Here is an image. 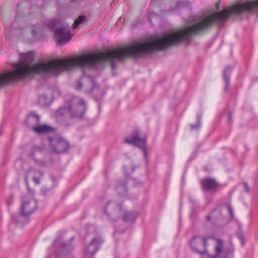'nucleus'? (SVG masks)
Masks as SVG:
<instances>
[{"label": "nucleus", "mask_w": 258, "mask_h": 258, "mask_svg": "<svg viewBox=\"0 0 258 258\" xmlns=\"http://www.w3.org/2000/svg\"><path fill=\"white\" fill-rule=\"evenodd\" d=\"M241 242H242V245H244V244L245 242H244V241L243 239H242V241H241Z\"/></svg>", "instance_id": "obj_31"}, {"label": "nucleus", "mask_w": 258, "mask_h": 258, "mask_svg": "<svg viewBox=\"0 0 258 258\" xmlns=\"http://www.w3.org/2000/svg\"><path fill=\"white\" fill-rule=\"evenodd\" d=\"M40 117L35 112H31L27 116L26 123L33 130L34 126H36L40 123Z\"/></svg>", "instance_id": "obj_18"}, {"label": "nucleus", "mask_w": 258, "mask_h": 258, "mask_svg": "<svg viewBox=\"0 0 258 258\" xmlns=\"http://www.w3.org/2000/svg\"><path fill=\"white\" fill-rule=\"evenodd\" d=\"M243 185H244V187H245V191L246 192H247V193H249L250 190H249V188L248 184L247 183L245 182V183H243Z\"/></svg>", "instance_id": "obj_27"}, {"label": "nucleus", "mask_w": 258, "mask_h": 258, "mask_svg": "<svg viewBox=\"0 0 258 258\" xmlns=\"http://www.w3.org/2000/svg\"><path fill=\"white\" fill-rule=\"evenodd\" d=\"M219 3H217V4H216V8H217V9H218L219 8Z\"/></svg>", "instance_id": "obj_30"}, {"label": "nucleus", "mask_w": 258, "mask_h": 258, "mask_svg": "<svg viewBox=\"0 0 258 258\" xmlns=\"http://www.w3.org/2000/svg\"><path fill=\"white\" fill-rule=\"evenodd\" d=\"M37 207V202L31 198L24 197L21 205L22 215L14 216L13 219L17 223L22 221L26 216L32 213Z\"/></svg>", "instance_id": "obj_5"}, {"label": "nucleus", "mask_w": 258, "mask_h": 258, "mask_svg": "<svg viewBox=\"0 0 258 258\" xmlns=\"http://www.w3.org/2000/svg\"><path fill=\"white\" fill-rule=\"evenodd\" d=\"M56 120L59 123L68 126L70 124V119L68 107H62L59 108L55 114Z\"/></svg>", "instance_id": "obj_11"}, {"label": "nucleus", "mask_w": 258, "mask_h": 258, "mask_svg": "<svg viewBox=\"0 0 258 258\" xmlns=\"http://www.w3.org/2000/svg\"><path fill=\"white\" fill-rule=\"evenodd\" d=\"M232 70L231 67H227L223 72V78L225 82V86L224 90L227 91L229 86V77L230 76V73Z\"/></svg>", "instance_id": "obj_20"}, {"label": "nucleus", "mask_w": 258, "mask_h": 258, "mask_svg": "<svg viewBox=\"0 0 258 258\" xmlns=\"http://www.w3.org/2000/svg\"><path fill=\"white\" fill-rule=\"evenodd\" d=\"M102 242V241L100 237L93 238L86 248V254L90 256L94 254L100 248Z\"/></svg>", "instance_id": "obj_15"}, {"label": "nucleus", "mask_w": 258, "mask_h": 258, "mask_svg": "<svg viewBox=\"0 0 258 258\" xmlns=\"http://www.w3.org/2000/svg\"><path fill=\"white\" fill-rule=\"evenodd\" d=\"M222 209L221 207H217L213 209L210 215L207 216V220H210L212 219L214 221H216L222 217Z\"/></svg>", "instance_id": "obj_19"}, {"label": "nucleus", "mask_w": 258, "mask_h": 258, "mask_svg": "<svg viewBox=\"0 0 258 258\" xmlns=\"http://www.w3.org/2000/svg\"><path fill=\"white\" fill-rule=\"evenodd\" d=\"M227 208L228 209L229 212V213L232 216L233 215V212H232V208L231 207L228 205L227 206H226Z\"/></svg>", "instance_id": "obj_28"}, {"label": "nucleus", "mask_w": 258, "mask_h": 258, "mask_svg": "<svg viewBox=\"0 0 258 258\" xmlns=\"http://www.w3.org/2000/svg\"><path fill=\"white\" fill-rule=\"evenodd\" d=\"M34 56L33 51L22 54L21 61L13 65L14 71L0 74V88L11 82L34 73L56 75L78 66L94 68L106 61L111 62L112 67L115 68V61H121L130 57V46L118 47L107 52L84 54L74 58L58 59L48 63L31 66Z\"/></svg>", "instance_id": "obj_1"}, {"label": "nucleus", "mask_w": 258, "mask_h": 258, "mask_svg": "<svg viewBox=\"0 0 258 258\" xmlns=\"http://www.w3.org/2000/svg\"><path fill=\"white\" fill-rule=\"evenodd\" d=\"M138 215L136 211H129L125 212L123 217L124 221L126 222H132L135 221Z\"/></svg>", "instance_id": "obj_22"}, {"label": "nucleus", "mask_w": 258, "mask_h": 258, "mask_svg": "<svg viewBox=\"0 0 258 258\" xmlns=\"http://www.w3.org/2000/svg\"><path fill=\"white\" fill-rule=\"evenodd\" d=\"M201 184L204 191L211 193L217 192L219 183L214 179L211 178H205L201 180Z\"/></svg>", "instance_id": "obj_12"}, {"label": "nucleus", "mask_w": 258, "mask_h": 258, "mask_svg": "<svg viewBox=\"0 0 258 258\" xmlns=\"http://www.w3.org/2000/svg\"><path fill=\"white\" fill-rule=\"evenodd\" d=\"M190 246L196 252L201 254H206L207 241L205 238L197 236L191 240Z\"/></svg>", "instance_id": "obj_9"}, {"label": "nucleus", "mask_w": 258, "mask_h": 258, "mask_svg": "<svg viewBox=\"0 0 258 258\" xmlns=\"http://www.w3.org/2000/svg\"><path fill=\"white\" fill-rule=\"evenodd\" d=\"M34 172L33 180L37 184L40 182V178L43 177L44 174L41 171L34 170L33 168H31L27 171V173Z\"/></svg>", "instance_id": "obj_21"}, {"label": "nucleus", "mask_w": 258, "mask_h": 258, "mask_svg": "<svg viewBox=\"0 0 258 258\" xmlns=\"http://www.w3.org/2000/svg\"><path fill=\"white\" fill-rule=\"evenodd\" d=\"M33 131L38 134H48V137L53 135L55 133L52 127L46 124L40 125L39 124L36 126H34Z\"/></svg>", "instance_id": "obj_16"}, {"label": "nucleus", "mask_w": 258, "mask_h": 258, "mask_svg": "<svg viewBox=\"0 0 258 258\" xmlns=\"http://www.w3.org/2000/svg\"><path fill=\"white\" fill-rule=\"evenodd\" d=\"M83 86L87 93H94L96 94L99 89L98 85L95 83L93 78L90 76L83 75L78 81L76 88L78 90H81Z\"/></svg>", "instance_id": "obj_7"}, {"label": "nucleus", "mask_w": 258, "mask_h": 258, "mask_svg": "<svg viewBox=\"0 0 258 258\" xmlns=\"http://www.w3.org/2000/svg\"><path fill=\"white\" fill-rule=\"evenodd\" d=\"M54 246H59V250L56 255V258H63L73 249V245L70 243L62 242L61 238H57L54 241Z\"/></svg>", "instance_id": "obj_10"}, {"label": "nucleus", "mask_w": 258, "mask_h": 258, "mask_svg": "<svg viewBox=\"0 0 258 258\" xmlns=\"http://www.w3.org/2000/svg\"><path fill=\"white\" fill-rule=\"evenodd\" d=\"M125 142L141 148L144 151V155L146 157L147 150L146 146V138H141L139 130H135L131 133L130 137L125 138Z\"/></svg>", "instance_id": "obj_8"}, {"label": "nucleus", "mask_w": 258, "mask_h": 258, "mask_svg": "<svg viewBox=\"0 0 258 258\" xmlns=\"http://www.w3.org/2000/svg\"><path fill=\"white\" fill-rule=\"evenodd\" d=\"M115 190L119 196H125L127 191L126 182L124 180H117L115 184Z\"/></svg>", "instance_id": "obj_17"}, {"label": "nucleus", "mask_w": 258, "mask_h": 258, "mask_svg": "<svg viewBox=\"0 0 258 258\" xmlns=\"http://www.w3.org/2000/svg\"><path fill=\"white\" fill-rule=\"evenodd\" d=\"M38 32V28L36 26H34L31 29V33L33 36L36 35Z\"/></svg>", "instance_id": "obj_26"}, {"label": "nucleus", "mask_w": 258, "mask_h": 258, "mask_svg": "<svg viewBox=\"0 0 258 258\" xmlns=\"http://www.w3.org/2000/svg\"><path fill=\"white\" fill-rule=\"evenodd\" d=\"M232 115V113L231 112H229L228 114V120L229 121H230L231 120Z\"/></svg>", "instance_id": "obj_29"}, {"label": "nucleus", "mask_w": 258, "mask_h": 258, "mask_svg": "<svg viewBox=\"0 0 258 258\" xmlns=\"http://www.w3.org/2000/svg\"><path fill=\"white\" fill-rule=\"evenodd\" d=\"M85 19V16L83 15L79 16L74 21L73 24V29L77 28L80 24H82Z\"/></svg>", "instance_id": "obj_24"}, {"label": "nucleus", "mask_w": 258, "mask_h": 258, "mask_svg": "<svg viewBox=\"0 0 258 258\" xmlns=\"http://www.w3.org/2000/svg\"><path fill=\"white\" fill-rule=\"evenodd\" d=\"M38 103L42 106H47L49 104V100L45 94H42L39 97Z\"/></svg>", "instance_id": "obj_23"}, {"label": "nucleus", "mask_w": 258, "mask_h": 258, "mask_svg": "<svg viewBox=\"0 0 258 258\" xmlns=\"http://www.w3.org/2000/svg\"><path fill=\"white\" fill-rule=\"evenodd\" d=\"M49 146L54 153L61 154L67 152L70 148L68 142L61 136L55 133L48 137Z\"/></svg>", "instance_id": "obj_4"}, {"label": "nucleus", "mask_w": 258, "mask_h": 258, "mask_svg": "<svg viewBox=\"0 0 258 258\" xmlns=\"http://www.w3.org/2000/svg\"><path fill=\"white\" fill-rule=\"evenodd\" d=\"M200 117L199 116H197V123L195 125L191 124L190 126L192 130L198 129L200 127Z\"/></svg>", "instance_id": "obj_25"}, {"label": "nucleus", "mask_w": 258, "mask_h": 258, "mask_svg": "<svg viewBox=\"0 0 258 258\" xmlns=\"http://www.w3.org/2000/svg\"><path fill=\"white\" fill-rule=\"evenodd\" d=\"M25 181H26V182L27 183V177H26Z\"/></svg>", "instance_id": "obj_32"}, {"label": "nucleus", "mask_w": 258, "mask_h": 258, "mask_svg": "<svg viewBox=\"0 0 258 258\" xmlns=\"http://www.w3.org/2000/svg\"><path fill=\"white\" fill-rule=\"evenodd\" d=\"M217 244L215 246L216 255L213 258H227L230 252V250L223 247V242L220 239H217Z\"/></svg>", "instance_id": "obj_14"}, {"label": "nucleus", "mask_w": 258, "mask_h": 258, "mask_svg": "<svg viewBox=\"0 0 258 258\" xmlns=\"http://www.w3.org/2000/svg\"><path fill=\"white\" fill-rule=\"evenodd\" d=\"M73 237H72V238H71V240H73Z\"/></svg>", "instance_id": "obj_33"}, {"label": "nucleus", "mask_w": 258, "mask_h": 258, "mask_svg": "<svg viewBox=\"0 0 258 258\" xmlns=\"http://www.w3.org/2000/svg\"><path fill=\"white\" fill-rule=\"evenodd\" d=\"M48 26L54 30L56 39L59 45L66 44L72 39L73 35L68 24L60 20H54L50 21Z\"/></svg>", "instance_id": "obj_2"}, {"label": "nucleus", "mask_w": 258, "mask_h": 258, "mask_svg": "<svg viewBox=\"0 0 258 258\" xmlns=\"http://www.w3.org/2000/svg\"><path fill=\"white\" fill-rule=\"evenodd\" d=\"M44 154V150L43 148L34 146L31 150V156L35 162L41 166H45L46 162L43 159Z\"/></svg>", "instance_id": "obj_13"}, {"label": "nucleus", "mask_w": 258, "mask_h": 258, "mask_svg": "<svg viewBox=\"0 0 258 258\" xmlns=\"http://www.w3.org/2000/svg\"><path fill=\"white\" fill-rule=\"evenodd\" d=\"M68 110L72 118L81 119L84 115L87 105L84 99L79 97H74L69 101Z\"/></svg>", "instance_id": "obj_3"}, {"label": "nucleus", "mask_w": 258, "mask_h": 258, "mask_svg": "<svg viewBox=\"0 0 258 258\" xmlns=\"http://www.w3.org/2000/svg\"><path fill=\"white\" fill-rule=\"evenodd\" d=\"M104 211L111 220L115 221L119 219L122 215V204L115 200L110 201L106 204Z\"/></svg>", "instance_id": "obj_6"}]
</instances>
